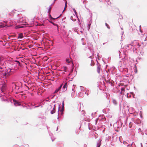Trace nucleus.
Returning a JSON list of instances; mask_svg holds the SVG:
<instances>
[{"instance_id":"nucleus-1","label":"nucleus","mask_w":147,"mask_h":147,"mask_svg":"<svg viewBox=\"0 0 147 147\" xmlns=\"http://www.w3.org/2000/svg\"><path fill=\"white\" fill-rule=\"evenodd\" d=\"M15 22L20 24L25 23V17H23L21 15H18Z\"/></svg>"},{"instance_id":"nucleus-2","label":"nucleus","mask_w":147,"mask_h":147,"mask_svg":"<svg viewBox=\"0 0 147 147\" xmlns=\"http://www.w3.org/2000/svg\"><path fill=\"white\" fill-rule=\"evenodd\" d=\"M41 102H39L38 103H34V105L31 104V107L30 108H27V109H32V108L35 109L36 108L38 107L41 106Z\"/></svg>"},{"instance_id":"nucleus-3","label":"nucleus","mask_w":147,"mask_h":147,"mask_svg":"<svg viewBox=\"0 0 147 147\" xmlns=\"http://www.w3.org/2000/svg\"><path fill=\"white\" fill-rule=\"evenodd\" d=\"M1 75L2 77L5 79H7L11 75L9 74L7 71L6 72H4L1 73Z\"/></svg>"},{"instance_id":"nucleus-4","label":"nucleus","mask_w":147,"mask_h":147,"mask_svg":"<svg viewBox=\"0 0 147 147\" xmlns=\"http://www.w3.org/2000/svg\"><path fill=\"white\" fill-rule=\"evenodd\" d=\"M6 22L5 21L0 22V28H3L6 26Z\"/></svg>"},{"instance_id":"nucleus-5","label":"nucleus","mask_w":147,"mask_h":147,"mask_svg":"<svg viewBox=\"0 0 147 147\" xmlns=\"http://www.w3.org/2000/svg\"><path fill=\"white\" fill-rule=\"evenodd\" d=\"M128 112L130 114H133L135 112L134 109L133 107H130L128 109Z\"/></svg>"},{"instance_id":"nucleus-6","label":"nucleus","mask_w":147,"mask_h":147,"mask_svg":"<svg viewBox=\"0 0 147 147\" xmlns=\"http://www.w3.org/2000/svg\"><path fill=\"white\" fill-rule=\"evenodd\" d=\"M67 83L66 82L65 84L63 86L62 88V92H64L66 91L67 90Z\"/></svg>"},{"instance_id":"nucleus-7","label":"nucleus","mask_w":147,"mask_h":147,"mask_svg":"<svg viewBox=\"0 0 147 147\" xmlns=\"http://www.w3.org/2000/svg\"><path fill=\"white\" fill-rule=\"evenodd\" d=\"M14 104L16 106L20 105V103L17 100L15 99L13 100Z\"/></svg>"},{"instance_id":"nucleus-8","label":"nucleus","mask_w":147,"mask_h":147,"mask_svg":"<svg viewBox=\"0 0 147 147\" xmlns=\"http://www.w3.org/2000/svg\"><path fill=\"white\" fill-rule=\"evenodd\" d=\"M90 22L89 21V23L88 24L87 26V28L88 29V30H89L90 29V25H91V24L92 22V18H91L90 19Z\"/></svg>"},{"instance_id":"nucleus-9","label":"nucleus","mask_w":147,"mask_h":147,"mask_svg":"<svg viewBox=\"0 0 147 147\" xmlns=\"http://www.w3.org/2000/svg\"><path fill=\"white\" fill-rule=\"evenodd\" d=\"M102 140L101 139H99L97 141L96 147H100L101 145V142Z\"/></svg>"},{"instance_id":"nucleus-10","label":"nucleus","mask_w":147,"mask_h":147,"mask_svg":"<svg viewBox=\"0 0 147 147\" xmlns=\"http://www.w3.org/2000/svg\"><path fill=\"white\" fill-rule=\"evenodd\" d=\"M138 42V40H134V41L131 43L132 46H136L137 43Z\"/></svg>"},{"instance_id":"nucleus-11","label":"nucleus","mask_w":147,"mask_h":147,"mask_svg":"<svg viewBox=\"0 0 147 147\" xmlns=\"http://www.w3.org/2000/svg\"><path fill=\"white\" fill-rule=\"evenodd\" d=\"M67 67L65 66H63L61 68V71H63L65 72H67Z\"/></svg>"},{"instance_id":"nucleus-12","label":"nucleus","mask_w":147,"mask_h":147,"mask_svg":"<svg viewBox=\"0 0 147 147\" xmlns=\"http://www.w3.org/2000/svg\"><path fill=\"white\" fill-rule=\"evenodd\" d=\"M23 34L22 33H19L18 35V38L22 39L23 38Z\"/></svg>"},{"instance_id":"nucleus-13","label":"nucleus","mask_w":147,"mask_h":147,"mask_svg":"<svg viewBox=\"0 0 147 147\" xmlns=\"http://www.w3.org/2000/svg\"><path fill=\"white\" fill-rule=\"evenodd\" d=\"M6 89V85H3L2 86V88H1V91L3 92H5V91Z\"/></svg>"},{"instance_id":"nucleus-14","label":"nucleus","mask_w":147,"mask_h":147,"mask_svg":"<svg viewBox=\"0 0 147 147\" xmlns=\"http://www.w3.org/2000/svg\"><path fill=\"white\" fill-rule=\"evenodd\" d=\"M127 147H136L134 143L132 142L131 144H129L127 146Z\"/></svg>"},{"instance_id":"nucleus-15","label":"nucleus","mask_w":147,"mask_h":147,"mask_svg":"<svg viewBox=\"0 0 147 147\" xmlns=\"http://www.w3.org/2000/svg\"><path fill=\"white\" fill-rule=\"evenodd\" d=\"M55 105L53 108V109L51 111V114H53L55 113Z\"/></svg>"},{"instance_id":"nucleus-16","label":"nucleus","mask_w":147,"mask_h":147,"mask_svg":"<svg viewBox=\"0 0 147 147\" xmlns=\"http://www.w3.org/2000/svg\"><path fill=\"white\" fill-rule=\"evenodd\" d=\"M134 122L136 123H137V124H138L139 123H140V120L139 119H135Z\"/></svg>"},{"instance_id":"nucleus-17","label":"nucleus","mask_w":147,"mask_h":147,"mask_svg":"<svg viewBox=\"0 0 147 147\" xmlns=\"http://www.w3.org/2000/svg\"><path fill=\"white\" fill-rule=\"evenodd\" d=\"M73 10L74 11V12L75 13L76 15V16L75 15H74V17L75 18H77L78 19V17L77 16V13L76 12V10L74 8H73Z\"/></svg>"},{"instance_id":"nucleus-18","label":"nucleus","mask_w":147,"mask_h":147,"mask_svg":"<svg viewBox=\"0 0 147 147\" xmlns=\"http://www.w3.org/2000/svg\"><path fill=\"white\" fill-rule=\"evenodd\" d=\"M7 71L9 74H10L11 75L12 74H11V69L10 68H8L7 70V71Z\"/></svg>"},{"instance_id":"nucleus-19","label":"nucleus","mask_w":147,"mask_h":147,"mask_svg":"<svg viewBox=\"0 0 147 147\" xmlns=\"http://www.w3.org/2000/svg\"><path fill=\"white\" fill-rule=\"evenodd\" d=\"M12 84L13 88H14L15 89H16V88H17L16 87L17 86H16L14 82H12Z\"/></svg>"},{"instance_id":"nucleus-20","label":"nucleus","mask_w":147,"mask_h":147,"mask_svg":"<svg viewBox=\"0 0 147 147\" xmlns=\"http://www.w3.org/2000/svg\"><path fill=\"white\" fill-rule=\"evenodd\" d=\"M49 17L51 18V19L55 20V19H56L58 18L59 17V16L56 18H53L52 17V16H51V14H50V12H49Z\"/></svg>"},{"instance_id":"nucleus-21","label":"nucleus","mask_w":147,"mask_h":147,"mask_svg":"<svg viewBox=\"0 0 147 147\" xmlns=\"http://www.w3.org/2000/svg\"><path fill=\"white\" fill-rule=\"evenodd\" d=\"M83 93H82V92H80L78 93V96L79 97H81L83 96Z\"/></svg>"},{"instance_id":"nucleus-22","label":"nucleus","mask_w":147,"mask_h":147,"mask_svg":"<svg viewBox=\"0 0 147 147\" xmlns=\"http://www.w3.org/2000/svg\"><path fill=\"white\" fill-rule=\"evenodd\" d=\"M49 135L51 137V139L52 141H53L55 140V138L52 136V133H50Z\"/></svg>"},{"instance_id":"nucleus-23","label":"nucleus","mask_w":147,"mask_h":147,"mask_svg":"<svg viewBox=\"0 0 147 147\" xmlns=\"http://www.w3.org/2000/svg\"><path fill=\"white\" fill-rule=\"evenodd\" d=\"M100 66H98L97 67V71L98 73H99L100 72Z\"/></svg>"},{"instance_id":"nucleus-24","label":"nucleus","mask_w":147,"mask_h":147,"mask_svg":"<svg viewBox=\"0 0 147 147\" xmlns=\"http://www.w3.org/2000/svg\"><path fill=\"white\" fill-rule=\"evenodd\" d=\"M113 104L115 105H117V101L115 100V99H113Z\"/></svg>"},{"instance_id":"nucleus-25","label":"nucleus","mask_w":147,"mask_h":147,"mask_svg":"<svg viewBox=\"0 0 147 147\" xmlns=\"http://www.w3.org/2000/svg\"><path fill=\"white\" fill-rule=\"evenodd\" d=\"M71 19L73 21H75L76 19V18H74V16H71Z\"/></svg>"},{"instance_id":"nucleus-26","label":"nucleus","mask_w":147,"mask_h":147,"mask_svg":"<svg viewBox=\"0 0 147 147\" xmlns=\"http://www.w3.org/2000/svg\"><path fill=\"white\" fill-rule=\"evenodd\" d=\"M61 90L60 88H59V87L58 88H57L56 90H55L54 93H57L58 92H59L60 90Z\"/></svg>"},{"instance_id":"nucleus-27","label":"nucleus","mask_w":147,"mask_h":147,"mask_svg":"<svg viewBox=\"0 0 147 147\" xmlns=\"http://www.w3.org/2000/svg\"><path fill=\"white\" fill-rule=\"evenodd\" d=\"M71 60L69 59H67L66 60V62L68 63H69L71 62Z\"/></svg>"},{"instance_id":"nucleus-28","label":"nucleus","mask_w":147,"mask_h":147,"mask_svg":"<svg viewBox=\"0 0 147 147\" xmlns=\"http://www.w3.org/2000/svg\"><path fill=\"white\" fill-rule=\"evenodd\" d=\"M81 42H82V44L83 45H85V44L84 43V38H82L81 39Z\"/></svg>"},{"instance_id":"nucleus-29","label":"nucleus","mask_w":147,"mask_h":147,"mask_svg":"<svg viewBox=\"0 0 147 147\" xmlns=\"http://www.w3.org/2000/svg\"><path fill=\"white\" fill-rule=\"evenodd\" d=\"M65 8H64V9L63 11L65 9L66 7L67 6V1L66 0H65Z\"/></svg>"},{"instance_id":"nucleus-30","label":"nucleus","mask_w":147,"mask_h":147,"mask_svg":"<svg viewBox=\"0 0 147 147\" xmlns=\"http://www.w3.org/2000/svg\"><path fill=\"white\" fill-rule=\"evenodd\" d=\"M80 87L81 90L82 91H83L84 90V88L83 87L80 86Z\"/></svg>"},{"instance_id":"nucleus-31","label":"nucleus","mask_w":147,"mask_h":147,"mask_svg":"<svg viewBox=\"0 0 147 147\" xmlns=\"http://www.w3.org/2000/svg\"><path fill=\"white\" fill-rule=\"evenodd\" d=\"M52 5V4H51L49 6V9H48V12H50V11H51V6Z\"/></svg>"},{"instance_id":"nucleus-32","label":"nucleus","mask_w":147,"mask_h":147,"mask_svg":"<svg viewBox=\"0 0 147 147\" xmlns=\"http://www.w3.org/2000/svg\"><path fill=\"white\" fill-rule=\"evenodd\" d=\"M75 91L72 92L71 94V96L72 98H73L74 96V95H75Z\"/></svg>"},{"instance_id":"nucleus-33","label":"nucleus","mask_w":147,"mask_h":147,"mask_svg":"<svg viewBox=\"0 0 147 147\" xmlns=\"http://www.w3.org/2000/svg\"><path fill=\"white\" fill-rule=\"evenodd\" d=\"M121 91L120 92V93L121 94L122 93H123V92H124V88H121Z\"/></svg>"},{"instance_id":"nucleus-34","label":"nucleus","mask_w":147,"mask_h":147,"mask_svg":"<svg viewBox=\"0 0 147 147\" xmlns=\"http://www.w3.org/2000/svg\"><path fill=\"white\" fill-rule=\"evenodd\" d=\"M4 69L1 66H0V72L2 71H3Z\"/></svg>"},{"instance_id":"nucleus-35","label":"nucleus","mask_w":147,"mask_h":147,"mask_svg":"<svg viewBox=\"0 0 147 147\" xmlns=\"http://www.w3.org/2000/svg\"><path fill=\"white\" fill-rule=\"evenodd\" d=\"M105 26L107 27V28L108 29H110V27L109 26V25L108 24H107L106 23H105Z\"/></svg>"},{"instance_id":"nucleus-36","label":"nucleus","mask_w":147,"mask_h":147,"mask_svg":"<svg viewBox=\"0 0 147 147\" xmlns=\"http://www.w3.org/2000/svg\"><path fill=\"white\" fill-rule=\"evenodd\" d=\"M110 0H109L108 1H107V3L108 5H110L111 4V3L109 1Z\"/></svg>"},{"instance_id":"nucleus-37","label":"nucleus","mask_w":147,"mask_h":147,"mask_svg":"<svg viewBox=\"0 0 147 147\" xmlns=\"http://www.w3.org/2000/svg\"><path fill=\"white\" fill-rule=\"evenodd\" d=\"M64 108L62 109H62L60 110V111L61 112L62 114H63V113L64 110Z\"/></svg>"},{"instance_id":"nucleus-38","label":"nucleus","mask_w":147,"mask_h":147,"mask_svg":"<svg viewBox=\"0 0 147 147\" xmlns=\"http://www.w3.org/2000/svg\"><path fill=\"white\" fill-rule=\"evenodd\" d=\"M3 63L2 62V61L1 60V57H0V65H2Z\"/></svg>"},{"instance_id":"nucleus-39","label":"nucleus","mask_w":147,"mask_h":147,"mask_svg":"<svg viewBox=\"0 0 147 147\" xmlns=\"http://www.w3.org/2000/svg\"><path fill=\"white\" fill-rule=\"evenodd\" d=\"M15 72V70L13 69H11V74H13Z\"/></svg>"},{"instance_id":"nucleus-40","label":"nucleus","mask_w":147,"mask_h":147,"mask_svg":"<svg viewBox=\"0 0 147 147\" xmlns=\"http://www.w3.org/2000/svg\"><path fill=\"white\" fill-rule=\"evenodd\" d=\"M49 22H50V23H51L53 25H56V24H54L53 22H52L51 21H49Z\"/></svg>"},{"instance_id":"nucleus-41","label":"nucleus","mask_w":147,"mask_h":147,"mask_svg":"<svg viewBox=\"0 0 147 147\" xmlns=\"http://www.w3.org/2000/svg\"><path fill=\"white\" fill-rule=\"evenodd\" d=\"M123 32L122 33V36H121V39H123V38H124L125 36H123Z\"/></svg>"},{"instance_id":"nucleus-42","label":"nucleus","mask_w":147,"mask_h":147,"mask_svg":"<svg viewBox=\"0 0 147 147\" xmlns=\"http://www.w3.org/2000/svg\"><path fill=\"white\" fill-rule=\"evenodd\" d=\"M59 109H60V107L59 106V109H58V116H59ZM57 119H58V120H59V117L58 116V118H57Z\"/></svg>"},{"instance_id":"nucleus-43","label":"nucleus","mask_w":147,"mask_h":147,"mask_svg":"<svg viewBox=\"0 0 147 147\" xmlns=\"http://www.w3.org/2000/svg\"><path fill=\"white\" fill-rule=\"evenodd\" d=\"M62 109L64 108V101H63V102L62 103Z\"/></svg>"},{"instance_id":"nucleus-44","label":"nucleus","mask_w":147,"mask_h":147,"mask_svg":"<svg viewBox=\"0 0 147 147\" xmlns=\"http://www.w3.org/2000/svg\"><path fill=\"white\" fill-rule=\"evenodd\" d=\"M129 46H132L131 44L127 45H126V47H125L126 48L127 47H129Z\"/></svg>"},{"instance_id":"nucleus-45","label":"nucleus","mask_w":147,"mask_h":147,"mask_svg":"<svg viewBox=\"0 0 147 147\" xmlns=\"http://www.w3.org/2000/svg\"><path fill=\"white\" fill-rule=\"evenodd\" d=\"M125 57H126L125 56H124V57L123 58H121V59L123 60V61H124L126 59Z\"/></svg>"},{"instance_id":"nucleus-46","label":"nucleus","mask_w":147,"mask_h":147,"mask_svg":"<svg viewBox=\"0 0 147 147\" xmlns=\"http://www.w3.org/2000/svg\"><path fill=\"white\" fill-rule=\"evenodd\" d=\"M136 44H137V46H138L139 47L140 46H141L140 45V43L138 42V43H137Z\"/></svg>"},{"instance_id":"nucleus-47","label":"nucleus","mask_w":147,"mask_h":147,"mask_svg":"<svg viewBox=\"0 0 147 147\" xmlns=\"http://www.w3.org/2000/svg\"><path fill=\"white\" fill-rule=\"evenodd\" d=\"M118 52V53L119 54V57H120V58H121V57H120V56H121V53L120 52V51H119Z\"/></svg>"},{"instance_id":"nucleus-48","label":"nucleus","mask_w":147,"mask_h":147,"mask_svg":"<svg viewBox=\"0 0 147 147\" xmlns=\"http://www.w3.org/2000/svg\"><path fill=\"white\" fill-rule=\"evenodd\" d=\"M129 127L130 128H131L132 126H131V123H129Z\"/></svg>"},{"instance_id":"nucleus-49","label":"nucleus","mask_w":147,"mask_h":147,"mask_svg":"<svg viewBox=\"0 0 147 147\" xmlns=\"http://www.w3.org/2000/svg\"><path fill=\"white\" fill-rule=\"evenodd\" d=\"M63 86V84H61L60 85V86L59 87V88H60V89H61V88L62 87V86Z\"/></svg>"},{"instance_id":"nucleus-50","label":"nucleus","mask_w":147,"mask_h":147,"mask_svg":"<svg viewBox=\"0 0 147 147\" xmlns=\"http://www.w3.org/2000/svg\"><path fill=\"white\" fill-rule=\"evenodd\" d=\"M145 134L146 135H147V129H146L145 131Z\"/></svg>"},{"instance_id":"nucleus-51","label":"nucleus","mask_w":147,"mask_h":147,"mask_svg":"<svg viewBox=\"0 0 147 147\" xmlns=\"http://www.w3.org/2000/svg\"><path fill=\"white\" fill-rule=\"evenodd\" d=\"M49 97H48L47 98V99H46V101H47V102H48L49 101Z\"/></svg>"},{"instance_id":"nucleus-52","label":"nucleus","mask_w":147,"mask_h":147,"mask_svg":"<svg viewBox=\"0 0 147 147\" xmlns=\"http://www.w3.org/2000/svg\"><path fill=\"white\" fill-rule=\"evenodd\" d=\"M118 123H121V125H120V126L118 127H121V126H122V124H121V122H118Z\"/></svg>"},{"instance_id":"nucleus-53","label":"nucleus","mask_w":147,"mask_h":147,"mask_svg":"<svg viewBox=\"0 0 147 147\" xmlns=\"http://www.w3.org/2000/svg\"><path fill=\"white\" fill-rule=\"evenodd\" d=\"M16 89H18V90H19L20 88L19 87V86H17L16 87Z\"/></svg>"},{"instance_id":"nucleus-54","label":"nucleus","mask_w":147,"mask_h":147,"mask_svg":"<svg viewBox=\"0 0 147 147\" xmlns=\"http://www.w3.org/2000/svg\"><path fill=\"white\" fill-rule=\"evenodd\" d=\"M16 62H17V63H18L19 64V65L20 64V62L19 61H16Z\"/></svg>"},{"instance_id":"nucleus-55","label":"nucleus","mask_w":147,"mask_h":147,"mask_svg":"<svg viewBox=\"0 0 147 147\" xmlns=\"http://www.w3.org/2000/svg\"><path fill=\"white\" fill-rule=\"evenodd\" d=\"M85 93V94H86L87 96L88 95V93H87V92H86Z\"/></svg>"},{"instance_id":"nucleus-56","label":"nucleus","mask_w":147,"mask_h":147,"mask_svg":"<svg viewBox=\"0 0 147 147\" xmlns=\"http://www.w3.org/2000/svg\"><path fill=\"white\" fill-rule=\"evenodd\" d=\"M13 147H19L18 146L15 145Z\"/></svg>"},{"instance_id":"nucleus-57","label":"nucleus","mask_w":147,"mask_h":147,"mask_svg":"<svg viewBox=\"0 0 147 147\" xmlns=\"http://www.w3.org/2000/svg\"><path fill=\"white\" fill-rule=\"evenodd\" d=\"M30 95L31 96H33V93H30Z\"/></svg>"},{"instance_id":"nucleus-58","label":"nucleus","mask_w":147,"mask_h":147,"mask_svg":"<svg viewBox=\"0 0 147 147\" xmlns=\"http://www.w3.org/2000/svg\"><path fill=\"white\" fill-rule=\"evenodd\" d=\"M56 0H54V1L53 2V3L52 4L53 5V4H54L55 3V1H56Z\"/></svg>"},{"instance_id":"nucleus-59","label":"nucleus","mask_w":147,"mask_h":147,"mask_svg":"<svg viewBox=\"0 0 147 147\" xmlns=\"http://www.w3.org/2000/svg\"><path fill=\"white\" fill-rule=\"evenodd\" d=\"M25 86L27 87L28 90L30 89L26 85H25Z\"/></svg>"},{"instance_id":"nucleus-60","label":"nucleus","mask_w":147,"mask_h":147,"mask_svg":"<svg viewBox=\"0 0 147 147\" xmlns=\"http://www.w3.org/2000/svg\"><path fill=\"white\" fill-rule=\"evenodd\" d=\"M25 86L27 87L28 90L30 89L26 85H25Z\"/></svg>"},{"instance_id":"nucleus-61","label":"nucleus","mask_w":147,"mask_h":147,"mask_svg":"<svg viewBox=\"0 0 147 147\" xmlns=\"http://www.w3.org/2000/svg\"><path fill=\"white\" fill-rule=\"evenodd\" d=\"M89 49L90 50V51L91 52H92L93 51L92 50H91L90 49Z\"/></svg>"},{"instance_id":"nucleus-62","label":"nucleus","mask_w":147,"mask_h":147,"mask_svg":"<svg viewBox=\"0 0 147 147\" xmlns=\"http://www.w3.org/2000/svg\"><path fill=\"white\" fill-rule=\"evenodd\" d=\"M140 144H141V146L142 147V143H140Z\"/></svg>"},{"instance_id":"nucleus-63","label":"nucleus","mask_w":147,"mask_h":147,"mask_svg":"<svg viewBox=\"0 0 147 147\" xmlns=\"http://www.w3.org/2000/svg\"><path fill=\"white\" fill-rule=\"evenodd\" d=\"M121 64H119V65H120V67H121Z\"/></svg>"},{"instance_id":"nucleus-64","label":"nucleus","mask_w":147,"mask_h":147,"mask_svg":"<svg viewBox=\"0 0 147 147\" xmlns=\"http://www.w3.org/2000/svg\"><path fill=\"white\" fill-rule=\"evenodd\" d=\"M95 122H96V124L97 121L96 120H95Z\"/></svg>"}]
</instances>
